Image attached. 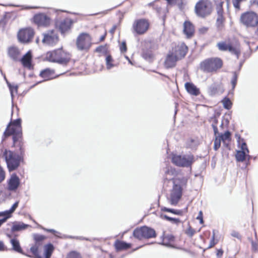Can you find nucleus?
Here are the masks:
<instances>
[{"label": "nucleus", "instance_id": "45", "mask_svg": "<svg viewBox=\"0 0 258 258\" xmlns=\"http://www.w3.org/2000/svg\"><path fill=\"white\" fill-rule=\"evenodd\" d=\"M105 60L107 69L110 70L114 67V64L112 63L113 59L110 55H108L106 57Z\"/></svg>", "mask_w": 258, "mask_h": 258}, {"label": "nucleus", "instance_id": "44", "mask_svg": "<svg viewBox=\"0 0 258 258\" xmlns=\"http://www.w3.org/2000/svg\"><path fill=\"white\" fill-rule=\"evenodd\" d=\"M238 74L236 72H233V76L231 80V83L232 84V91L233 92L235 88V86L237 84V79H238Z\"/></svg>", "mask_w": 258, "mask_h": 258}, {"label": "nucleus", "instance_id": "12", "mask_svg": "<svg viewBox=\"0 0 258 258\" xmlns=\"http://www.w3.org/2000/svg\"><path fill=\"white\" fill-rule=\"evenodd\" d=\"M42 43L45 45L53 46L58 41V36L54 30H48L43 34Z\"/></svg>", "mask_w": 258, "mask_h": 258}, {"label": "nucleus", "instance_id": "50", "mask_svg": "<svg viewBox=\"0 0 258 258\" xmlns=\"http://www.w3.org/2000/svg\"><path fill=\"white\" fill-rule=\"evenodd\" d=\"M217 122L218 120L216 119V118H214L213 122L212 124V126L213 127L215 137L218 136L217 135H219L218 130L217 127Z\"/></svg>", "mask_w": 258, "mask_h": 258}, {"label": "nucleus", "instance_id": "60", "mask_svg": "<svg viewBox=\"0 0 258 258\" xmlns=\"http://www.w3.org/2000/svg\"><path fill=\"white\" fill-rule=\"evenodd\" d=\"M8 212L7 210L4 212H0V217L3 216V218H7L9 215Z\"/></svg>", "mask_w": 258, "mask_h": 258}, {"label": "nucleus", "instance_id": "19", "mask_svg": "<svg viewBox=\"0 0 258 258\" xmlns=\"http://www.w3.org/2000/svg\"><path fill=\"white\" fill-rule=\"evenodd\" d=\"M7 225L9 226H11V232L12 233L25 230L27 228L31 227L30 225L25 224L21 221H15L14 222L9 223Z\"/></svg>", "mask_w": 258, "mask_h": 258}, {"label": "nucleus", "instance_id": "11", "mask_svg": "<svg viewBox=\"0 0 258 258\" xmlns=\"http://www.w3.org/2000/svg\"><path fill=\"white\" fill-rule=\"evenodd\" d=\"M149 27V23L145 19H140L135 21L133 24L134 31L138 35L146 33Z\"/></svg>", "mask_w": 258, "mask_h": 258}, {"label": "nucleus", "instance_id": "5", "mask_svg": "<svg viewBox=\"0 0 258 258\" xmlns=\"http://www.w3.org/2000/svg\"><path fill=\"white\" fill-rule=\"evenodd\" d=\"M133 235L136 238L141 240L144 238H155L156 237V233L154 229L144 226L136 228L134 230Z\"/></svg>", "mask_w": 258, "mask_h": 258}, {"label": "nucleus", "instance_id": "16", "mask_svg": "<svg viewBox=\"0 0 258 258\" xmlns=\"http://www.w3.org/2000/svg\"><path fill=\"white\" fill-rule=\"evenodd\" d=\"M72 24L73 21L71 19L66 18L61 21H55V25L61 34H64L71 29Z\"/></svg>", "mask_w": 258, "mask_h": 258}, {"label": "nucleus", "instance_id": "62", "mask_svg": "<svg viewBox=\"0 0 258 258\" xmlns=\"http://www.w3.org/2000/svg\"><path fill=\"white\" fill-rule=\"evenodd\" d=\"M231 235L233 236V237H236L237 238H240V235H239V234L237 232H233L232 233H231Z\"/></svg>", "mask_w": 258, "mask_h": 258}, {"label": "nucleus", "instance_id": "59", "mask_svg": "<svg viewBox=\"0 0 258 258\" xmlns=\"http://www.w3.org/2000/svg\"><path fill=\"white\" fill-rule=\"evenodd\" d=\"M7 248L5 246L4 242L2 241H0V251H5L7 250Z\"/></svg>", "mask_w": 258, "mask_h": 258}, {"label": "nucleus", "instance_id": "15", "mask_svg": "<svg viewBox=\"0 0 258 258\" xmlns=\"http://www.w3.org/2000/svg\"><path fill=\"white\" fill-rule=\"evenodd\" d=\"M34 31L31 28H27L19 31L18 34L19 40L23 43L29 42L32 39Z\"/></svg>", "mask_w": 258, "mask_h": 258}, {"label": "nucleus", "instance_id": "7", "mask_svg": "<svg viewBox=\"0 0 258 258\" xmlns=\"http://www.w3.org/2000/svg\"><path fill=\"white\" fill-rule=\"evenodd\" d=\"M22 134L21 127V119L18 118L13 121L10 122L3 134L2 142H3L7 137L14 134Z\"/></svg>", "mask_w": 258, "mask_h": 258}, {"label": "nucleus", "instance_id": "8", "mask_svg": "<svg viewBox=\"0 0 258 258\" xmlns=\"http://www.w3.org/2000/svg\"><path fill=\"white\" fill-rule=\"evenodd\" d=\"M240 21L246 27L254 28L258 25V15L253 12H247L242 14Z\"/></svg>", "mask_w": 258, "mask_h": 258}, {"label": "nucleus", "instance_id": "52", "mask_svg": "<svg viewBox=\"0 0 258 258\" xmlns=\"http://www.w3.org/2000/svg\"><path fill=\"white\" fill-rule=\"evenodd\" d=\"M215 230H213V235H212V238L210 240L209 245L208 247V248H210L213 247L217 243V242H216L215 241Z\"/></svg>", "mask_w": 258, "mask_h": 258}, {"label": "nucleus", "instance_id": "56", "mask_svg": "<svg viewBox=\"0 0 258 258\" xmlns=\"http://www.w3.org/2000/svg\"><path fill=\"white\" fill-rule=\"evenodd\" d=\"M195 230L191 228L190 227L186 231V233L190 237L192 236L195 234Z\"/></svg>", "mask_w": 258, "mask_h": 258}, {"label": "nucleus", "instance_id": "39", "mask_svg": "<svg viewBox=\"0 0 258 258\" xmlns=\"http://www.w3.org/2000/svg\"><path fill=\"white\" fill-rule=\"evenodd\" d=\"M142 56L146 60H150L153 57V54L152 51L150 49H143Z\"/></svg>", "mask_w": 258, "mask_h": 258}, {"label": "nucleus", "instance_id": "4", "mask_svg": "<svg viewBox=\"0 0 258 258\" xmlns=\"http://www.w3.org/2000/svg\"><path fill=\"white\" fill-rule=\"evenodd\" d=\"M171 161L175 165L178 167L191 168L192 164L195 161V158L191 154L184 155L174 154L172 155Z\"/></svg>", "mask_w": 258, "mask_h": 258}, {"label": "nucleus", "instance_id": "48", "mask_svg": "<svg viewBox=\"0 0 258 258\" xmlns=\"http://www.w3.org/2000/svg\"><path fill=\"white\" fill-rule=\"evenodd\" d=\"M218 137L221 141L224 142L225 141L228 140L230 138V133L229 131H227L223 134L219 135Z\"/></svg>", "mask_w": 258, "mask_h": 258}, {"label": "nucleus", "instance_id": "3", "mask_svg": "<svg viewBox=\"0 0 258 258\" xmlns=\"http://www.w3.org/2000/svg\"><path fill=\"white\" fill-rule=\"evenodd\" d=\"M223 66V61L218 57L207 58L200 63V69L206 73L216 72Z\"/></svg>", "mask_w": 258, "mask_h": 258}, {"label": "nucleus", "instance_id": "6", "mask_svg": "<svg viewBox=\"0 0 258 258\" xmlns=\"http://www.w3.org/2000/svg\"><path fill=\"white\" fill-rule=\"evenodd\" d=\"M212 10L211 3L208 0H200L195 6L196 14L202 18L209 15L211 13Z\"/></svg>", "mask_w": 258, "mask_h": 258}, {"label": "nucleus", "instance_id": "27", "mask_svg": "<svg viewBox=\"0 0 258 258\" xmlns=\"http://www.w3.org/2000/svg\"><path fill=\"white\" fill-rule=\"evenodd\" d=\"M23 66L30 69L32 68V55L30 51L26 53L21 59Z\"/></svg>", "mask_w": 258, "mask_h": 258}, {"label": "nucleus", "instance_id": "14", "mask_svg": "<svg viewBox=\"0 0 258 258\" xmlns=\"http://www.w3.org/2000/svg\"><path fill=\"white\" fill-rule=\"evenodd\" d=\"M223 2L220 3L216 7L217 18L216 26L218 31H221L224 28L225 18L223 16Z\"/></svg>", "mask_w": 258, "mask_h": 258}, {"label": "nucleus", "instance_id": "38", "mask_svg": "<svg viewBox=\"0 0 258 258\" xmlns=\"http://www.w3.org/2000/svg\"><path fill=\"white\" fill-rule=\"evenodd\" d=\"M55 236L59 237L60 238H62V239L70 238V239H76L81 240H89L88 238H85L83 236H74L68 235H65V234L61 235V234L55 235Z\"/></svg>", "mask_w": 258, "mask_h": 258}, {"label": "nucleus", "instance_id": "25", "mask_svg": "<svg viewBox=\"0 0 258 258\" xmlns=\"http://www.w3.org/2000/svg\"><path fill=\"white\" fill-rule=\"evenodd\" d=\"M185 88L187 92L191 95L198 96L200 93L199 89L192 83L186 82L185 84Z\"/></svg>", "mask_w": 258, "mask_h": 258}, {"label": "nucleus", "instance_id": "29", "mask_svg": "<svg viewBox=\"0 0 258 258\" xmlns=\"http://www.w3.org/2000/svg\"><path fill=\"white\" fill-rule=\"evenodd\" d=\"M184 33L187 37H191L194 32V28L192 24L189 21H185L184 23Z\"/></svg>", "mask_w": 258, "mask_h": 258}, {"label": "nucleus", "instance_id": "26", "mask_svg": "<svg viewBox=\"0 0 258 258\" xmlns=\"http://www.w3.org/2000/svg\"><path fill=\"white\" fill-rule=\"evenodd\" d=\"M20 51L17 47L11 46L8 49L9 56L14 61H17L20 55Z\"/></svg>", "mask_w": 258, "mask_h": 258}, {"label": "nucleus", "instance_id": "51", "mask_svg": "<svg viewBox=\"0 0 258 258\" xmlns=\"http://www.w3.org/2000/svg\"><path fill=\"white\" fill-rule=\"evenodd\" d=\"M221 140L218 138V136L215 137V139L214 141V149L215 151L218 150V149L221 146Z\"/></svg>", "mask_w": 258, "mask_h": 258}, {"label": "nucleus", "instance_id": "41", "mask_svg": "<svg viewBox=\"0 0 258 258\" xmlns=\"http://www.w3.org/2000/svg\"><path fill=\"white\" fill-rule=\"evenodd\" d=\"M161 217L163 219H165V220H166L167 221H170L172 224H176V225H178L181 222L179 219L172 218V217L168 216L166 215H161Z\"/></svg>", "mask_w": 258, "mask_h": 258}, {"label": "nucleus", "instance_id": "57", "mask_svg": "<svg viewBox=\"0 0 258 258\" xmlns=\"http://www.w3.org/2000/svg\"><path fill=\"white\" fill-rule=\"evenodd\" d=\"M126 46L125 42H122L120 46V50L121 52H124L126 51Z\"/></svg>", "mask_w": 258, "mask_h": 258}, {"label": "nucleus", "instance_id": "33", "mask_svg": "<svg viewBox=\"0 0 258 258\" xmlns=\"http://www.w3.org/2000/svg\"><path fill=\"white\" fill-rule=\"evenodd\" d=\"M187 182V178L185 177L173 179V183L174 184L180 185L182 188L186 185Z\"/></svg>", "mask_w": 258, "mask_h": 258}, {"label": "nucleus", "instance_id": "2", "mask_svg": "<svg viewBox=\"0 0 258 258\" xmlns=\"http://www.w3.org/2000/svg\"><path fill=\"white\" fill-rule=\"evenodd\" d=\"M3 157L5 159L10 172L16 170L24 160V157L7 149L4 150Z\"/></svg>", "mask_w": 258, "mask_h": 258}, {"label": "nucleus", "instance_id": "58", "mask_svg": "<svg viewBox=\"0 0 258 258\" xmlns=\"http://www.w3.org/2000/svg\"><path fill=\"white\" fill-rule=\"evenodd\" d=\"M197 219L200 220V223L201 224H203L204 223V220L203 218V213L201 211L199 212V215L197 217Z\"/></svg>", "mask_w": 258, "mask_h": 258}, {"label": "nucleus", "instance_id": "20", "mask_svg": "<svg viewBox=\"0 0 258 258\" xmlns=\"http://www.w3.org/2000/svg\"><path fill=\"white\" fill-rule=\"evenodd\" d=\"M20 184L19 177L15 173L11 175L10 178L8 181V189L10 191L16 190Z\"/></svg>", "mask_w": 258, "mask_h": 258}, {"label": "nucleus", "instance_id": "30", "mask_svg": "<svg viewBox=\"0 0 258 258\" xmlns=\"http://www.w3.org/2000/svg\"><path fill=\"white\" fill-rule=\"evenodd\" d=\"M114 246L117 251H119L130 248L131 247V244L117 240L115 242Z\"/></svg>", "mask_w": 258, "mask_h": 258}, {"label": "nucleus", "instance_id": "1", "mask_svg": "<svg viewBox=\"0 0 258 258\" xmlns=\"http://www.w3.org/2000/svg\"><path fill=\"white\" fill-rule=\"evenodd\" d=\"M45 59L50 62L66 65L71 59V55L69 53L60 48L47 52Z\"/></svg>", "mask_w": 258, "mask_h": 258}, {"label": "nucleus", "instance_id": "64", "mask_svg": "<svg viewBox=\"0 0 258 258\" xmlns=\"http://www.w3.org/2000/svg\"><path fill=\"white\" fill-rule=\"evenodd\" d=\"M252 247L253 249L256 250L257 248V245L256 243L252 241Z\"/></svg>", "mask_w": 258, "mask_h": 258}, {"label": "nucleus", "instance_id": "47", "mask_svg": "<svg viewBox=\"0 0 258 258\" xmlns=\"http://www.w3.org/2000/svg\"><path fill=\"white\" fill-rule=\"evenodd\" d=\"M66 258H82V256L79 252L72 251L67 254Z\"/></svg>", "mask_w": 258, "mask_h": 258}, {"label": "nucleus", "instance_id": "53", "mask_svg": "<svg viewBox=\"0 0 258 258\" xmlns=\"http://www.w3.org/2000/svg\"><path fill=\"white\" fill-rule=\"evenodd\" d=\"M96 51L97 52L106 53L107 49L105 46H99L96 48Z\"/></svg>", "mask_w": 258, "mask_h": 258}, {"label": "nucleus", "instance_id": "42", "mask_svg": "<svg viewBox=\"0 0 258 258\" xmlns=\"http://www.w3.org/2000/svg\"><path fill=\"white\" fill-rule=\"evenodd\" d=\"M221 102L223 104L224 108L226 109L229 110L232 107V102L231 101L230 99L227 97H224L221 101Z\"/></svg>", "mask_w": 258, "mask_h": 258}, {"label": "nucleus", "instance_id": "55", "mask_svg": "<svg viewBox=\"0 0 258 258\" xmlns=\"http://www.w3.org/2000/svg\"><path fill=\"white\" fill-rule=\"evenodd\" d=\"M42 229L45 231L53 233L55 236V235L60 234V233H59L58 231H56V230L53 229H47L45 228H42Z\"/></svg>", "mask_w": 258, "mask_h": 258}, {"label": "nucleus", "instance_id": "28", "mask_svg": "<svg viewBox=\"0 0 258 258\" xmlns=\"http://www.w3.org/2000/svg\"><path fill=\"white\" fill-rule=\"evenodd\" d=\"M54 70L49 68H46L40 73V76L43 78L45 81L49 80L53 78Z\"/></svg>", "mask_w": 258, "mask_h": 258}, {"label": "nucleus", "instance_id": "34", "mask_svg": "<svg viewBox=\"0 0 258 258\" xmlns=\"http://www.w3.org/2000/svg\"><path fill=\"white\" fill-rule=\"evenodd\" d=\"M174 236L172 234H168L164 237L162 242V244L168 247H174L171 244V242L174 241Z\"/></svg>", "mask_w": 258, "mask_h": 258}, {"label": "nucleus", "instance_id": "61", "mask_svg": "<svg viewBox=\"0 0 258 258\" xmlns=\"http://www.w3.org/2000/svg\"><path fill=\"white\" fill-rule=\"evenodd\" d=\"M223 250L220 249H218L217 250L216 255L218 257H221L223 255Z\"/></svg>", "mask_w": 258, "mask_h": 258}, {"label": "nucleus", "instance_id": "36", "mask_svg": "<svg viewBox=\"0 0 258 258\" xmlns=\"http://www.w3.org/2000/svg\"><path fill=\"white\" fill-rule=\"evenodd\" d=\"M247 153L244 151H237L235 154L236 161L243 162L246 158Z\"/></svg>", "mask_w": 258, "mask_h": 258}, {"label": "nucleus", "instance_id": "35", "mask_svg": "<svg viewBox=\"0 0 258 258\" xmlns=\"http://www.w3.org/2000/svg\"><path fill=\"white\" fill-rule=\"evenodd\" d=\"M176 174V171L175 168L171 167H168L166 168L165 171V178L167 180H170L173 178H170L168 176H174Z\"/></svg>", "mask_w": 258, "mask_h": 258}, {"label": "nucleus", "instance_id": "21", "mask_svg": "<svg viewBox=\"0 0 258 258\" xmlns=\"http://www.w3.org/2000/svg\"><path fill=\"white\" fill-rule=\"evenodd\" d=\"M224 89L222 85L218 83H214L210 85L208 89L209 95L213 96L218 94H222L224 92Z\"/></svg>", "mask_w": 258, "mask_h": 258}, {"label": "nucleus", "instance_id": "63", "mask_svg": "<svg viewBox=\"0 0 258 258\" xmlns=\"http://www.w3.org/2000/svg\"><path fill=\"white\" fill-rule=\"evenodd\" d=\"M251 4L252 5L258 8V0H253Z\"/></svg>", "mask_w": 258, "mask_h": 258}, {"label": "nucleus", "instance_id": "32", "mask_svg": "<svg viewBox=\"0 0 258 258\" xmlns=\"http://www.w3.org/2000/svg\"><path fill=\"white\" fill-rule=\"evenodd\" d=\"M41 246H42L37 245L35 243L32 244L30 248V250L31 252L34 255V258H42L39 253V249Z\"/></svg>", "mask_w": 258, "mask_h": 258}, {"label": "nucleus", "instance_id": "23", "mask_svg": "<svg viewBox=\"0 0 258 258\" xmlns=\"http://www.w3.org/2000/svg\"><path fill=\"white\" fill-rule=\"evenodd\" d=\"M179 59L174 54L173 52L169 53L166 58L164 62L165 67L166 68H171L174 67L176 61Z\"/></svg>", "mask_w": 258, "mask_h": 258}, {"label": "nucleus", "instance_id": "13", "mask_svg": "<svg viewBox=\"0 0 258 258\" xmlns=\"http://www.w3.org/2000/svg\"><path fill=\"white\" fill-rule=\"evenodd\" d=\"M12 135L13 136V146L17 149V153L19 155L24 157L25 148L22 134Z\"/></svg>", "mask_w": 258, "mask_h": 258}, {"label": "nucleus", "instance_id": "9", "mask_svg": "<svg viewBox=\"0 0 258 258\" xmlns=\"http://www.w3.org/2000/svg\"><path fill=\"white\" fill-rule=\"evenodd\" d=\"M92 44V39L90 35L87 33L80 34L76 41V45L78 50L87 51Z\"/></svg>", "mask_w": 258, "mask_h": 258}, {"label": "nucleus", "instance_id": "22", "mask_svg": "<svg viewBox=\"0 0 258 258\" xmlns=\"http://www.w3.org/2000/svg\"><path fill=\"white\" fill-rule=\"evenodd\" d=\"M188 48L183 43L175 46L174 54L179 59L184 57L187 52Z\"/></svg>", "mask_w": 258, "mask_h": 258}, {"label": "nucleus", "instance_id": "54", "mask_svg": "<svg viewBox=\"0 0 258 258\" xmlns=\"http://www.w3.org/2000/svg\"><path fill=\"white\" fill-rule=\"evenodd\" d=\"M5 179V172L3 168L0 166V183Z\"/></svg>", "mask_w": 258, "mask_h": 258}, {"label": "nucleus", "instance_id": "43", "mask_svg": "<svg viewBox=\"0 0 258 258\" xmlns=\"http://www.w3.org/2000/svg\"><path fill=\"white\" fill-rule=\"evenodd\" d=\"M161 210L164 212H170L173 214L177 215H181L182 214V211L181 210L170 209L166 207L162 208Z\"/></svg>", "mask_w": 258, "mask_h": 258}, {"label": "nucleus", "instance_id": "49", "mask_svg": "<svg viewBox=\"0 0 258 258\" xmlns=\"http://www.w3.org/2000/svg\"><path fill=\"white\" fill-rule=\"evenodd\" d=\"M19 203V201L16 202L13 205V206H12L11 209L10 210H7L8 212V214H9L8 216L7 217V218L8 219L10 218V217H11L12 213L14 212V211L16 210L17 208L18 207Z\"/></svg>", "mask_w": 258, "mask_h": 258}, {"label": "nucleus", "instance_id": "46", "mask_svg": "<svg viewBox=\"0 0 258 258\" xmlns=\"http://www.w3.org/2000/svg\"><path fill=\"white\" fill-rule=\"evenodd\" d=\"M241 142V147H240V148H241L240 151H244L246 153H249V151L247 147V145H246V143L244 141L243 139H240V138H239V140H238V144H240Z\"/></svg>", "mask_w": 258, "mask_h": 258}, {"label": "nucleus", "instance_id": "18", "mask_svg": "<svg viewBox=\"0 0 258 258\" xmlns=\"http://www.w3.org/2000/svg\"><path fill=\"white\" fill-rule=\"evenodd\" d=\"M217 46L218 49L221 51L228 50L231 53L235 54L237 58H239L240 54V50L237 48L233 46L230 44H227L226 42L222 41L217 43Z\"/></svg>", "mask_w": 258, "mask_h": 258}, {"label": "nucleus", "instance_id": "24", "mask_svg": "<svg viewBox=\"0 0 258 258\" xmlns=\"http://www.w3.org/2000/svg\"><path fill=\"white\" fill-rule=\"evenodd\" d=\"M10 243L12 245V249L17 252L21 253L29 257H32L30 255L27 254L23 252V250L20 245L19 241L16 238H11Z\"/></svg>", "mask_w": 258, "mask_h": 258}, {"label": "nucleus", "instance_id": "31", "mask_svg": "<svg viewBox=\"0 0 258 258\" xmlns=\"http://www.w3.org/2000/svg\"><path fill=\"white\" fill-rule=\"evenodd\" d=\"M34 243L42 246L43 241L46 239V236L38 233H34L32 235Z\"/></svg>", "mask_w": 258, "mask_h": 258}, {"label": "nucleus", "instance_id": "40", "mask_svg": "<svg viewBox=\"0 0 258 258\" xmlns=\"http://www.w3.org/2000/svg\"><path fill=\"white\" fill-rule=\"evenodd\" d=\"M54 250V246L51 243H48L44 246V255L51 256Z\"/></svg>", "mask_w": 258, "mask_h": 258}, {"label": "nucleus", "instance_id": "17", "mask_svg": "<svg viewBox=\"0 0 258 258\" xmlns=\"http://www.w3.org/2000/svg\"><path fill=\"white\" fill-rule=\"evenodd\" d=\"M182 188L180 185L174 184L170 195V203L173 205H176L182 196Z\"/></svg>", "mask_w": 258, "mask_h": 258}, {"label": "nucleus", "instance_id": "10", "mask_svg": "<svg viewBox=\"0 0 258 258\" xmlns=\"http://www.w3.org/2000/svg\"><path fill=\"white\" fill-rule=\"evenodd\" d=\"M32 21L38 27H47L51 23V18L45 13H39L34 15Z\"/></svg>", "mask_w": 258, "mask_h": 258}, {"label": "nucleus", "instance_id": "37", "mask_svg": "<svg viewBox=\"0 0 258 258\" xmlns=\"http://www.w3.org/2000/svg\"><path fill=\"white\" fill-rule=\"evenodd\" d=\"M4 78H5V79L6 80L7 83L9 88L10 93H11L12 100L13 101V99H14V93L17 94L18 87L17 85H15V86L12 85L9 82H8L5 76L4 77Z\"/></svg>", "mask_w": 258, "mask_h": 258}]
</instances>
